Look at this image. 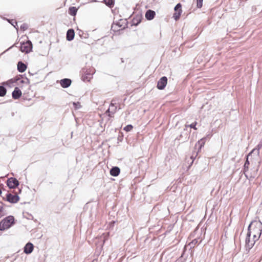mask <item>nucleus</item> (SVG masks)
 <instances>
[{"label": "nucleus", "instance_id": "1", "mask_svg": "<svg viewBox=\"0 0 262 262\" xmlns=\"http://www.w3.org/2000/svg\"><path fill=\"white\" fill-rule=\"evenodd\" d=\"M250 156H249V154L247 156V159L246 161L244 164V173L245 176V177L247 178V179L249 180H252V179H254L257 174V171L258 168H257L256 169L254 170L252 172L249 173V166L250 165L249 161L248 160V158Z\"/></svg>", "mask_w": 262, "mask_h": 262}, {"label": "nucleus", "instance_id": "2", "mask_svg": "<svg viewBox=\"0 0 262 262\" xmlns=\"http://www.w3.org/2000/svg\"><path fill=\"white\" fill-rule=\"evenodd\" d=\"M95 73L93 68H83L81 71V79L83 81H90Z\"/></svg>", "mask_w": 262, "mask_h": 262}, {"label": "nucleus", "instance_id": "3", "mask_svg": "<svg viewBox=\"0 0 262 262\" xmlns=\"http://www.w3.org/2000/svg\"><path fill=\"white\" fill-rule=\"evenodd\" d=\"M14 217L12 216H9L0 222V230L4 231L10 228L13 224Z\"/></svg>", "mask_w": 262, "mask_h": 262}, {"label": "nucleus", "instance_id": "4", "mask_svg": "<svg viewBox=\"0 0 262 262\" xmlns=\"http://www.w3.org/2000/svg\"><path fill=\"white\" fill-rule=\"evenodd\" d=\"M118 103L117 102V100L113 99L110 105V107L106 111V113H108V116L110 117H113L114 115L116 112L117 110Z\"/></svg>", "mask_w": 262, "mask_h": 262}, {"label": "nucleus", "instance_id": "5", "mask_svg": "<svg viewBox=\"0 0 262 262\" xmlns=\"http://www.w3.org/2000/svg\"><path fill=\"white\" fill-rule=\"evenodd\" d=\"M252 223H251L248 228V233L247 234V236L245 239L246 243V247L247 249H250L252 248L253 245L255 244V241L250 240V236L251 234V231L250 230V228L251 227Z\"/></svg>", "mask_w": 262, "mask_h": 262}, {"label": "nucleus", "instance_id": "6", "mask_svg": "<svg viewBox=\"0 0 262 262\" xmlns=\"http://www.w3.org/2000/svg\"><path fill=\"white\" fill-rule=\"evenodd\" d=\"M32 44L30 40L20 43V50L22 52L28 53L32 51Z\"/></svg>", "mask_w": 262, "mask_h": 262}, {"label": "nucleus", "instance_id": "7", "mask_svg": "<svg viewBox=\"0 0 262 262\" xmlns=\"http://www.w3.org/2000/svg\"><path fill=\"white\" fill-rule=\"evenodd\" d=\"M255 229L256 230V234H253L252 241H257L260 237L261 232H262V223L260 222H255Z\"/></svg>", "mask_w": 262, "mask_h": 262}, {"label": "nucleus", "instance_id": "8", "mask_svg": "<svg viewBox=\"0 0 262 262\" xmlns=\"http://www.w3.org/2000/svg\"><path fill=\"white\" fill-rule=\"evenodd\" d=\"M7 184L10 188H15L18 186L19 182L16 178L11 177L7 180Z\"/></svg>", "mask_w": 262, "mask_h": 262}, {"label": "nucleus", "instance_id": "9", "mask_svg": "<svg viewBox=\"0 0 262 262\" xmlns=\"http://www.w3.org/2000/svg\"><path fill=\"white\" fill-rule=\"evenodd\" d=\"M182 5L180 3H178L174 7L175 13L173 14V17L176 20H177L179 19L181 13H182V9H181Z\"/></svg>", "mask_w": 262, "mask_h": 262}, {"label": "nucleus", "instance_id": "10", "mask_svg": "<svg viewBox=\"0 0 262 262\" xmlns=\"http://www.w3.org/2000/svg\"><path fill=\"white\" fill-rule=\"evenodd\" d=\"M167 83V78L165 76L161 77L158 81L157 88L159 90H163Z\"/></svg>", "mask_w": 262, "mask_h": 262}, {"label": "nucleus", "instance_id": "11", "mask_svg": "<svg viewBox=\"0 0 262 262\" xmlns=\"http://www.w3.org/2000/svg\"><path fill=\"white\" fill-rule=\"evenodd\" d=\"M19 198L17 194L13 195L11 193L6 194V200L11 203H16L19 201Z\"/></svg>", "mask_w": 262, "mask_h": 262}, {"label": "nucleus", "instance_id": "12", "mask_svg": "<svg viewBox=\"0 0 262 262\" xmlns=\"http://www.w3.org/2000/svg\"><path fill=\"white\" fill-rule=\"evenodd\" d=\"M72 83V80L69 78H64L60 81L61 86L63 88L69 87Z\"/></svg>", "mask_w": 262, "mask_h": 262}, {"label": "nucleus", "instance_id": "13", "mask_svg": "<svg viewBox=\"0 0 262 262\" xmlns=\"http://www.w3.org/2000/svg\"><path fill=\"white\" fill-rule=\"evenodd\" d=\"M121 21H122V20L120 19V21L117 23H113L112 25L111 29L115 32L120 30V28H125V26H123V25L121 24Z\"/></svg>", "mask_w": 262, "mask_h": 262}, {"label": "nucleus", "instance_id": "14", "mask_svg": "<svg viewBox=\"0 0 262 262\" xmlns=\"http://www.w3.org/2000/svg\"><path fill=\"white\" fill-rule=\"evenodd\" d=\"M21 94V91L19 89V88L15 87L12 93V98L14 99H17L20 97Z\"/></svg>", "mask_w": 262, "mask_h": 262}, {"label": "nucleus", "instance_id": "15", "mask_svg": "<svg viewBox=\"0 0 262 262\" xmlns=\"http://www.w3.org/2000/svg\"><path fill=\"white\" fill-rule=\"evenodd\" d=\"M155 15V12L151 10H148L145 13V17L148 20L153 19Z\"/></svg>", "mask_w": 262, "mask_h": 262}, {"label": "nucleus", "instance_id": "16", "mask_svg": "<svg viewBox=\"0 0 262 262\" xmlns=\"http://www.w3.org/2000/svg\"><path fill=\"white\" fill-rule=\"evenodd\" d=\"M33 248V245L31 243H28L24 247V252L26 254H30L32 252Z\"/></svg>", "mask_w": 262, "mask_h": 262}, {"label": "nucleus", "instance_id": "17", "mask_svg": "<svg viewBox=\"0 0 262 262\" xmlns=\"http://www.w3.org/2000/svg\"><path fill=\"white\" fill-rule=\"evenodd\" d=\"M262 148V142L258 144L256 147L252 149V150L249 153V156H251L252 154H256L257 156L259 155V150Z\"/></svg>", "mask_w": 262, "mask_h": 262}, {"label": "nucleus", "instance_id": "18", "mask_svg": "<svg viewBox=\"0 0 262 262\" xmlns=\"http://www.w3.org/2000/svg\"><path fill=\"white\" fill-rule=\"evenodd\" d=\"M75 36V32L73 29H69L67 32V39L68 41H71L72 40Z\"/></svg>", "mask_w": 262, "mask_h": 262}, {"label": "nucleus", "instance_id": "19", "mask_svg": "<svg viewBox=\"0 0 262 262\" xmlns=\"http://www.w3.org/2000/svg\"><path fill=\"white\" fill-rule=\"evenodd\" d=\"M120 172V169L118 167L115 166L112 168L110 170V174L114 177L118 176Z\"/></svg>", "mask_w": 262, "mask_h": 262}, {"label": "nucleus", "instance_id": "20", "mask_svg": "<svg viewBox=\"0 0 262 262\" xmlns=\"http://www.w3.org/2000/svg\"><path fill=\"white\" fill-rule=\"evenodd\" d=\"M27 69V66L22 61H19L17 63V70L20 72L23 73L26 71Z\"/></svg>", "mask_w": 262, "mask_h": 262}, {"label": "nucleus", "instance_id": "21", "mask_svg": "<svg viewBox=\"0 0 262 262\" xmlns=\"http://www.w3.org/2000/svg\"><path fill=\"white\" fill-rule=\"evenodd\" d=\"M191 130L189 132L188 131H184L179 136V137H177V139L181 140L182 138H184L185 141H187L189 138V134L190 133Z\"/></svg>", "mask_w": 262, "mask_h": 262}, {"label": "nucleus", "instance_id": "22", "mask_svg": "<svg viewBox=\"0 0 262 262\" xmlns=\"http://www.w3.org/2000/svg\"><path fill=\"white\" fill-rule=\"evenodd\" d=\"M206 140V138L204 137L202 138L201 140L198 141L195 145V147L199 146L198 151L202 148V147L204 146L205 141Z\"/></svg>", "mask_w": 262, "mask_h": 262}, {"label": "nucleus", "instance_id": "23", "mask_svg": "<svg viewBox=\"0 0 262 262\" xmlns=\"http://www.w3.org/2000/svg\"><path fill=\"white\" fill-rule=\"evenodd\" d=\"M196 124H197L196 122H194L190 125L186 124L185 125V127L184 128V131H187V128L189 127L191 128H193L195 130H196L197 129V128L196 127Z\"/></svg>", "mask_w": 262, "mask_h": 262}, {"label": "nucleus", "instance_id": "24", "mask_svg": "<svg viewBox=\"0 0 262 262\" xmlns=\"http://www.w3.org/2000/svg\"><path fill=\"white\" fill-rule=\"evenodd\" d=\"M77 9L75 7H71L69 9V13L72 16L76 15Z\"/></svg>", "mask_w": 262, "mask_h": 262}, {"label": "nucleus", "instance_id": "25", "mask_svg": "<svg viewBox=\"0 0 262 262\" xmlns=\"http://www.w3.org/2000/svg\"><path fill=\"white\" fill-rule=\"evenodd\" d=\"M103 1L106 5L110 8L113 7L114 5L115 0H103Z\"/></svg>", "mask_w": 262, "mask_h": 262}, {"label": "nucleus", "instance_id": "26", "mask_svg": "<svg viewBox=\"0 0 262 262\" xmlns=\"http://www.w3.org/2000/svg\"><path fill=\"white\" fill-rule=\"evenodd\" d=\"M6 89L4 86H0V96L3 97L6 94Z\"/></svg>", "mask_w": 262, "mask_h": 262}, {"label": "nucleus", "instance_id": "27", "mask_svg": "<svg viewBox=\"0 0 262 262\" xmlns=\"http://www.w3.org/2000/svg\"><path fill=\"white\" fill-rule=\"evenodd\" d=\"M252 225L250 228V230L251 231V234L253 235V234H256V230L255 229V222H251Z\"/></svg>", "mask_w": 262, "mask_h": 262}, {"label": "nucleus", "instance_id": "28", "mask_svg": "<svg viewBox=\"0 0 262 262\" xmlns=\"http://www.w3.org/2000/svg\"><path fill=\"white\" fill-rule=\"evenodd\" d=\"M110 236V233L106 232L102 234V237L103 238V244L107 240L108 237Z\"/></svg>", "mask_w": 262, "mask_h": 262}, {"label": "nucleus", "instance_id": "29", "mask_svg": "<svg viewBox=\"0 0 262 262\" xmlns=\"http://www.w3.org/2000/svg\"><path fill=\"white\" fill-rule=\"evenodd\" d=\"M198 243V241L197 239H194L191 242H190L189 244V245L190 246V248H192V247L194 246L196 244H197Z\"/></svg>", "mask_w": 262, "mask_h": 262}, {"label": "nucleus", "instance_id": "30", "mask_svg": "<svg viewBox=\"0 0 262 262\" xmlns=\"http://www.w3.org/2000/svg\"><path fill=\"white\" fill-rule=\"evenodd\" d=\"M133 128V126L132 125L129 124V125H127L125 127H124L123 129L124 130H125L126 132H129Z\"/></svg>", "mask_w": 262, "mask_h": 262}, {"label": "nucleus", "instance_id": "31", "mask_svg": "<svg viewBox=\"0 0 262 262\" xmlns=\"http://www.w3.org/2000/svg\"><path fill=\"white\" fill-rule=\"evenodd\" d=\"M203 0H196L197 1V7L199 8H201L203 5Z\"/></svg>", "mask_w": 262, "mask_h": 262}, {"label": "nucleus", "instance_id": "32", "mask_svg": "<svg viewBox=\"0 0 262 262\" xmlns=\"http://www.w3.org/2000/svg\"><path fill=\"white\" fill-rule=\"evenodd\" d=\"M73 105L74 106L75 108L76 109H78L81 107L80 104L79 102H74Z\"/></svg>", "mask_w": 262, "mask_h": 262}, {"label": "nucleus", "instance_id": "33", "mask_svg": "<svg viewBox=\"0 0 262 262\" xmlns=\"http://www.w3.org/2000/svg\"><path fill=\"white\" fill-rule=\"evenodd\" d=\"M3 212V207H0V218L4 215Z\"/></svg>", "mask_w": 262, "mask_h": 262}, {"label": "nucleus", "instance_id": "34", "mask_svg": "<svg viewBox=\"0 0 262 262\" xmlns=\"http://www.w3.org/2000/svg\"><path fill=\"white\" fill-rule=\"evenodd\" d=\"M20 82L21 83H29V80L27 78H26V81L24 80H21L20 81Z\"/></svg>", "mask_w": 262, "mask_h": 262}, {"label": "nucleus", "instance_id": "35", "mask_svg": "<svg viewBox=\"0 0 262 262\" xmlns=\"http://www.w3.org/2000/svg\"><path fill=\"white\" fill-rule=\"evenodd\" d=\"M20 28H21V29H23L24 30H25V28H26V27L25 26V25H23L21 26Z\"/></svg>", "mask_w": 262, "mask_h": 262}, {"label": "nucleus", "instance_id": "36", "mask_svg": "<svg viewBox=\"0 0 262 262\" xmlns=\"http://www.w3.org/2000/svg\"><path fill=\"white\" fill-rule=\"evenodd\" d=\"M13 21V20H11V24H12V25L14 27H15V25L14 24V23H12Z\"/></svg>", "mask_w": 262, "mask_h": 262}, {"label": "nucleus", "instance_id": "37", "mask_svg": "<svg viewBox=\"0 0 262 262\" xmlns=\"http://www.w3.org/2000/svg\"><path fill=\"white\" fill-rule=\"evenodd\" d=\"M14 24H15V25H17V23H16V21H14Z\"/></svg>", "mask_w": 262, "mask_h": 262}]
</instances>
